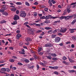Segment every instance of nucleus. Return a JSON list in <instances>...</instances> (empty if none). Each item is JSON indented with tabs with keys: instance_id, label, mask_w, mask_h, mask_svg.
I'll return each instance as SVG.
<instances>
[{
	"instance_id": "obj_1",
	"label": "nucleus",
	"mask_w": 76,
	"mask_h": 76,
	"mask_svg": "<svg viewBox=\"0 0 76 76\" xmlns=\"http://www.w3.org/2000/svg\"><path fill=\"white\" fill-rule=\"evenodd\" d=\"M73 17H74V18H76V15L73 14L71 16H62L60 17L59 19H65L66 20H68L69 19H71L72 18H73Z\"/></svg>"
},
{
	"instance_id": "obj_2",
	"label": "nucleus",
	"mask_w": 76,
	"mask_h": 76,
	"mask_svg": "<svg viewBox=\"0 0 76 76\" xmlns=\"http://www.w3.org/2000/svg\"><path fill=\"white\" fill-rule=\"evenodd\" d=\"M20 16L22 17L23 18H25L26 15V14L25 13V12L24 11H21V12H20Z\"/></svg>"
},
{
	"instance_id": "obj_3",
	"label": "nucleus",
	"mask_w": 76,
	"mask_h": 76,
	"mask_svg": "<svg viewBox=\"0 0 76 76\" xmlns=\"http://www.w3.org/2000/svg\"><path fill=\"white\" fill-rule=\"evenodd\" d=\"M60 40H61V38L59 37H57L55 38V42H60Z\"/></svg>"
},
{
	"instance_id": "obj_4",
	"label": "nucleus",
	"mask_w": 76,
	"mask_h": 76,
	"mask_svg": "<svg viewBox=\"0 0 76 76\" xmlns=\"http://www.w3.org/2000/svg\"><path fill=\"white\" fill-rule=\"evenodd\" d=\"M28 34H34V29L29 28L28 29Z\"/></svg>"
},
{
	"instance_id": "obj_5",
	"label": "nucleus",
	"mask_w": 76,
	"mask_h": 76,
	"mask_svg": "<svg viewBox=\"0 0 76 76\" xmlns=\"http://www.w3.org/2000/svg\"><path fill=\"white\" fill-rule=\"evenodd\" d=\"M53 45L52 44H51L50 43H48L45 45V47H51L53 46Z\"/></svg>"
},
{
	"instance_id": "obj_6",
	"label": "nucleus",
	"mask_w": 76,
	"mask_h": 76,
	"mask_svg": "<svg viewBox=\"0 0 76 76\" xmlns=\"http://www.w3.org/2000/svg\"><path fill=\"white\" fill-rule=\"evenodd\" d=\"M14 19L15 20H17L19 19V17L18 16V15H15L14 18Z\"/></svg>"
},
{
	"instance_id": "obj_7",
	"label": "nucleus",
	"mask_w": 76,
	"mask_h": 76,
	"mask_svg": "<svg viewBox=\"0 0 76 76\" xmlns=\"http://www.w3.org/2000/svg\"><path fill=\"white\" fill-rule=\"evenodd\" d=\"M25 40L26 42H29V41H32L31 38L29 37H26Z\"/></svg>"
},
{
	"instance_id": "obj_8",
	"label": "nucleus",
	"mask_w": 76,
	"mask_h": 76,
	"mask_svg": "<svg viewBox=\"0 0 76 76\" xmlns=\"http://www.w3.org/2000/svg\"><path fill=\"white\" fill-rule=\"evenodd\" d=\"M66 31H67V29L65 28L64 29L61 30H60V31L61 32H62V33H64V32H66Z\"/></svg>"
},
{
	"instance_id": "obj_9",
	"label": "nucleus",
	"mask_w": 76,
	"mask_h": 76,
	"mask_svg": "<svg viewBox=\"0 0 76 76\" xmlns=\"http://www.w3.org/2000/svg\"><path fill=\"white\" fill-rule=\"evenodd\" d=\"M21 36H22V35H21V34H17V38L18 39H19V38H20V37H21Z\"/></svg>"
},
{
	"instance_id": "obj_10",
	"label": "nucleus",
	"mask_w": 76,
	"mask_h": 76,
	"mask_svg": "<svg viewBox=\"0 0 76 76\" xmlns=\"http://www.w3.org/2000/svg\"><path fill=\"white\" fill-rule=\"evenodd\" d=\"M25 59V58H23V60L25 61V62H26V63H29V60L26 59H25V60H24V59Z\"/></svg>"
},
{
	"instance_id": "obj_11",
	"label": "nucleus",
	"mask_w": 76,
	"mask_h": 76,
	"mask_svg": "<svg viewBox=\"0 0 76 76\" xmlns=\"http://www.w3.org/2000/svg\"><path fill=\"white\" fill-rule=\"evenodd\" d=\"M3 15H4L5 16H7L8 15V13L6 12H4L2 13Z\"/></svg>"
},
{
	"instance_id": "obj_12",
	"label": "nucleus",
	"mask_w": 76,
	"mask_h": 76,
	"mask_svg": "<svg viewBox=\"0 0 76 76\" xmlns=\"http://www.w3.org/2000/svg\"><path fill=\"white\" fill-rule=\"evenodd\" d=\"M44 23H50V21L49 20H46L44 22Z\"/></svg>"
},
{
	"instance_id": "obj_13",
	"label": "nucleus",
	"mask_w": 76,
	"mask_h": 76,
	"mask_svg": "<svg viewBox=\"0 0 76 76\" xmlns=\"http://www.w3.org/2000/svg\"><path fill=\"white\" fill-rule=\"evenodd\" d=\"M1 72H6V68H2L1 69Z\"/></svg>"
},
{
	"instance_id": "obj_14",
	"label": "nucleus",
	"mask_w": 76,
	"mask_h": 76,
	"mask_svg": "<svg viewBox=\"0 0 76 76\" xmlns=\"http://www.w3.org/2000/svg\"><path fill=\"white\" fill-rule=\"evenodd\" d=\"M74 30H76V29H73L70 30V31H71L70 32L71 33V34H72V33H73V32H75V31H74Z\"/></svg>"
},
{
	"instance_id": "obj_15",
	"label": "nucleus",
	"mask_w": 76,
	"mask_h": 76,
	"mask_svg": "<svg viewBox=\"0 0 76 76\" xmlns=\"http://www.w3.org/2000/svg\"><path fill=\"white\" fill-rule=\"evenodd\" d=\"M42 50V48L41 47H40L39 48L38 50V52H40L41 50Z\"/></svg>"
},
{
	"instance_id": "obj_16",
	"label": "nucleus",
	"mask_w": 76,
	"mask_h": 76,
	"mask_svg": "<svg viewBox=\"0 0 76 76\" xmlns=\"http://www.w3.org/2000/svg\"><path fill=\"white\" fill-rule=\"evenodd\" d=\"M9 61L10 62H11V63H13V62L15 61V60L12 59H10L9 60Z\"/></svg>"
},
{
	"instance_id": "obj_17",
	"label": "nucleus",
	"mask_w": 76,
	"mask_h": 76,
	"mask_svg": "<svg viewBox=\"0 0 76 76\" xmlns=\"http://www.w3.org/2000/svg\"><path fill=\"white\" fill-rule=\"evenodd\" d=\"M57 37V35H56L53 34L52 35V38H55L56 37Z\"/></svg>"
},
{
	"instance_id": "obj_18",
	"label": "nucleus",
	"mask_w": 76,
	"mask_h": 76,
	"mask_svg": "<svg viewBox=\"0 0 76 76\" xmlns=\"http://www.w3.org/2000/svg\"><path fill=\"white\" fill-rule=\"evenodd\" d=\"M16 24H17V21H14L13 23H12V25H15Z\"/></svg>"
},
{
	"instance_id": "obj_19",
	"label": "nucleus",
	"mask_w": 76,
	"mask_h": 76,
	"mask_svg": "<svg viewBox=\"0 0 76 76\" xmlns=\"http://www.w3.org/2000/svg\"><path fill=\"white\" fill-rule=\"evenodd\" d=\"M45 29H46L47 30H50V29H51V27H46L45 28Z\"/></svg>"
},
{
	"instance_id": "obj_20",
	"label": "nucleus",
	"mask_w": 76,
	"mask_h": 76,
	"mask_svg": "<svg viewBox=\"0 0 76 76\" xmlns=\"http://www.w3.org/2000/svg\"><path fill=\"white\" fill-rule=\"evenodd\" d=\"M6 21L4 20H2L0 21V23H6Z\"/></svg>"
},
{
	"instance_id": "obj_21",
	"label": "nucleus",
	"mask_w": 76,
	"mask_h": 76,
	"mask_svg": "<svg viewBox=\"0 0 76 76\" xmlns=\"http://www.w3.org/2000/svg\"><path fill=\"white\" fill-rule=\"evenodd\" d=\"M67 14V11L66 10H65L64 12V13L63 14V15H65Z\"/></svg>"
},
{
	"instance_id": "obj_22",
	"label": "nucleus",
	"mask_w": 76,
	"mask_h": 76,
	"mask_svg": "<svg viewBox=\"0 0 76 76\" xmlns=\"http://www.w3.org/2000/svg\"><path fill=\"white\" fill-rule=\"evenodd\" d=\"M25 4L27 6H30V5H29V4L27 1H26L25 2Z\"/></svg>"
},
{
	"instance_id": "obj_23",
	"label": "nucleus",
	"mask_w": 76,
	"mask_h": 76,
	"mask_svg": "<svg viewBox=\"0 0 76 76\" xmlns=\"http://www.w3.org/2000/svg\"><path fill=\"white\" fill-rule=\"evenodd\" d=\"M47 58L48 59H49V60H51V58H52L51 56H48L47 57Z\"/></svg>"
},
{
	"instance_id": "obj_24",
	"label": "nucleus",
	"mask_w": 76,
	"mask_h": 76,
	"mask_svg": "<svg viewBox=\"0 0 76 76\" xmlns=\"http://www.w3.org/2000/svg\"><path fill=\"white\" fill-rule=\"evenodd\" d=\"M67 11L68 13H70V12H71V10H70V9L67 8Z\"/></svg>"
},
{
	"instance_id": "obj_25",
	"label": "nucleus",
	"mask_w": 76,
	"mask_h": 76,
	"mask_svg": "<svg viewBox=\"0 0 76 76\" xmlns=\"http://www.w3.org/2000/svg\"><path fill=\"white\" fill-rule=\"evenodd\" d=\"M15 4H16L17 5H21V4H22V3L20 2H17L15 3Z\"/></svg>"
},
{
	"instance_id": "obj_26",
	"label": "nucleus",
	"mask_w": 76,
	"mask_h": 76,
	"mask_svg": "<svg viewBox=\"0 0 76 76\" xmlns=\"http://www.w3.org/2000/svg\"><path fill=\"white\" fill-rule=\"evenodd\" d=\"M10 72V70L8 68H5V72Z\"/></svg>"
},
{
	"instance_id": "obj_27",
	"label": "nucleus",
	"mask_w": 76,
	"mask_h": 76,
	"mask_svg": "<svg viewBox=\"0 0 76 76\" xmlns=\"http://www.w3.org/2000/svg\"><path fill=\"white\" fill-rule=\"evenodd\" d=\"M12 11H13V12H15L16 10V9L14 8H12L11 9Z\"/></svg>"
},
{
	"instance_id": "obj_28",
	"label": "nucleus",
	"mask_w": 76,
	"mask_h": 76,
	"mask_svg": "<svg viewBox=\"0 0 76 76\" xmlns=\"http://www.w3.org/2000/svg\"><path fill=\"white\" fill-rule=\"evenodd\" d=\"M63 63L65 64L66 65H69V64L65 61H63Z\"/></svg>"
},
{
	"instance_id": "obj_29",
	"label": "nucleus",
	"mask_w": 76,
	"mask_h": 76,
	"mask_svg": "<svg viewBox=\"0 0 76 76\" xmlns=\"http://www.w3.org/2000/svg\"><path fill=\"white\" fill-rule=\"evenodd\" d=\"M52 60L54 61H56V60H57V58L54 57L52 58Z\"/></svg>"
},
{
	"instance_id": "obj_30",
	"label": "nucleus",
	"mask_w": 76,
	"mask_h": 76,
	"mask_svg": "<svg viewBox=\"0 0 76 76\" xmlns=\"http://www.w3.org/2000/svg\"><path fill=\"white\" fill-rule=\"evenodd\" d=\"M34 57L35 60L37 59V55L35 54L34 55Z\"/></svg>"
},
{
	"instance_id": "obj_31",
	"label": "nucleus",
	"mask_w": 76,
	"mask_h": 76,
	"mask_svg": "<svg viewBox=\"0 0 76 76\" xmlns=\"http://www.w3.org/2000/svg\"><path fill=\"white\" fill-rule=\"evenodd\" d=\"M19 53H20V54H21L24 55L25 54V53L21 51H19Z\"/></svg>"
},
{
	"instance_id": "obj_32",
	"label": "nucleus",
	"mask_w": 76,
	"mask_h": 76,
	"mask_svg": "<svg viewBox=\"0 0 76 76\" xmlns=\"http://www.w3.org/2000/svg\"><path fill=\"white\" fill-rule=\"evenodd\" d=\"M52 56H53V57H56L57 56V55L55 54V53H53L52 54Z\"/></svg>"
},
{
	"instance_id": "obj_33",
	"label": "nucleus",
	"mask_w": 76,
	"mask_h": 76,
	"mask_svg": "<svg viewBox=\"0 0 76 76\" xmlns=\"http://www.w3.org/2000/svg\"><path fill=\"white\" fill-rule=\"evenodd\" d=\"M69 73H73V72H75V71L74 70H71V71H69Z\"/></svg>"
},
{
	"instance_id": "obj_34",
	"label": "nucleus",
	"mask_w": 76,
	"mask_h": 76,
	"mask_svg": "<svg viewBox=\"0 0 76 76\" xmlns=\"http://www.w3.org/2000/svg\"><path fill=\"white\" fill-rule=\"evenodd\" d=\"M58 66H54L53 67V69H55L56 70L58 69Z\"/></svg>"
},
{
	"instance_id": "obj_35",
	"label": "nucleus",
	"mask_w": 76,
	"mask_h": 76,
	"mask_svg": "<svg viewBox=\"0 0 76 76\" xmlns=\"http://www.w3.org/2000/svg\"><path fill=\"white\" fill-rule=\"evenodd\" d=\"M54 74L56 75H58V72H54Z\"/></svg>"
},
{
	"instance_id": "obj_36",
	"label": "nucleus",
	"mask_w": 76,
	"mask_h": 76,
	"mask_svg": "<svg viewBox=\"0 0 76 76\" xmlns=\"http://www.w3.org/2000/svg\"><path fill=\"white\" fill-rule=\"evenodd\" d=\"M40 8H45L46 7L44 5H40Z\"/></svg>"
},
{
	"instance_id": "obj_37",
	"label": "nucleus",
	"mask_w": 76,
	"mask_h": 76,
	"mask_svg": "<svg viewBox=\"0 0 76 76\" xmlns=\"http://www.w3.org/2000/svg\"><path fill=\"white\" fill-rule=\"evenodd\" d=\"M69 60L70 61V62H71V63L73 62V61H72V59H71V58H69Z\"/></svg>"
},
{
	"instance_id": "obj_38",
	"label": "nucleus",
	"mask_w": 76,
	"mask_h": 76,
	"mask_svg": "<svg viewBox=\"0 0 76 76\" xmlns=\"http://www.w3.org/2000/svg\"><path fill=\"white\" fill-rule=\"evenodd\" d=\"M57 32V30H55L53 31V32H52V33H53V34H55V33H56Z\"/></svg>"
},
{
	"instance_id": "obj_39",
	"label": "nucleus",
	"mask_w": 76,
	"mask_h": 76,
	"mask_svg": "<svg viewBox=\"0 0 76 76\" xmlns=\"http://www.w3.org/2000/svg\"><path fill=\"white\" fill-rule=\"evenodd\" d=\"M45 16H43L42 17L40 18L41 19H45Z\"/></svg>"
},
{
	"instance_id": "obj_40",
	"label": "nucleus",
	"mask_w": 76,
	"mask_h": 76,
	"mask_svg": "<svg viewBox=\"0 0 76 76\" xmlns=\"http://www.w3.org/2000/svg\"><path fill=\"white\" fill-rule=\"evenodd\" d=\"M4 11V9L2 10L1 9V10H0V12H1V13H3Z\"/></svg>"
},
{
	"instance_id": "obj_41",
	"label": "nucleus",
	"mask_w": 76,
	"mask_h": 76,
	"mask_svg": "<svg viewBox=\"0 0 76 76\" xmlns=\"http://www.w3.org/2000/svg\"><path fill=\"white\" fill-rule=\"evenodd\" d=\"M34 16H37V12H35L34 13Z\"/></svg>"
},
{
	"instance_id": "obj_42",
	"label": "nucleus",
	"mask_w": 76,
	"mask_h": 76,
	"mask_svg": "<svg viewBox=\"0 0 76 76\" xmlns=\"http://www.w3.org/2000/svg\"><path fill=\"white\" fill-rule=\"evenodd\" d=\"M45 19H49V17L48 16H46V17H45Z\"/></svg>"
},
{
	"instance_id": "obj_43",
	"label": "nucleus",
	"mask_w": 76,
	"mask_h": 76,
	"mask_svg": "<svg viewBox=\"0 0 76 76\" xmlns=\"http://www.w3.org/2000/svg\"><path fill=\"white\" fill-rule=\"evenodd\" d=\"M18 65H19V66H22L23 65V64L20 62H18Z\"/></svg>"
},
{
	"instance_id": "obj_44",
	"label": "nucleus",
	"mask_w": 76,
	"mask_h": 76,
	"mask_svg": "<svg viewBox=\"0 0 76 76\" xmlns=\"http://www.w3.org/2000/svg\"><path fill=\"white\" fill-rule=\"evenodd\" d=\"M33 4H34V5H38V3L37 2H35Z\"/></svg>"
},
{
	"instance_id": "obj_45",
	"label": "nucleus",
	"mask_w": 76,
	"mask_h": 76,
	"mask_svg": "<svg viewBox=\"0 0 76 76\" xmlns=\"http://www.w3.org/2000/svg\"><path fill=\"white\" fill-rule=\"evenodd\" d=\"M48 8H45L44 10L45 11V12H47V11H48Z\"/></svg>"
},
{
	"instance_id": "obj_46",
	"label": "nucleus",
	"mask_w": 76,
	"mask_h": 76,
	"mask_svg": "<svg viewBox=\"0 0 76 76\" xmlns=\"http://www.w3.org/2000/svg\"><path fill=\"white\" fill-rule=\"evenodd\" d=\"M4 61H3V60L0 61V64L1 63H4Z\"/></svg>"
},
{
	"instance_id": "obj_47",
	"label": "nucleus",
	"mask_w": 76,
	"mask_h": 76,
	"mask_svg": "<svg viewBox=\"0 0 76 76\" xmlns=\"http://www.w3.org/2000/svg\"><path fill=\"white\" fill-rule=\"evenodd\" d=\"M27 24H28V22H26L24 23V25H27Z\"/></svg>"
},
{
	"instance_id": "obj_48",
	"label": "nucleus",
	"mask_w": 76,
	"mask_h": 76,
	"mask_svg": "<svg viewBox=\"0 0 76 76\" xmlns=\"http://www.w3.org/2000/svg\"><path fill=\"white\" fill-rule=\"evenodd\" d=\"M49 68L50 69H54V67L49 66Z\"/></svg>"
},
{
	"instance_id": "obj_49",
	"label": "nucleus",
	"mask_w": 76,
	"mask_h": 76,
	"mask_svg": "<svg viewBox=\"0 0 76 76\" xmlns=\"http://www.w3.org/2000/svg\"><path fill=\"white\" fill-rule=\"evenodd\" d=\"M53 32L52 30H50L48 31V33H50V32Z\"/></svg>"
},
{
	"instance_id": "obj_50",
	"label": "nucleus",
	"mask_w": 76,
	"mask_h": 76,
	"mask_svg": "<svg viewBox=\"0 0 76 76\" xmlns=\"http://www.w3.org/2000/svg\"><path fill=\"white\" fill-rule=\"evenodd\" d=\"M5 64H0V67H2V66H4Z\"/></svg>"
},
{
	"instance_id": "obj_51",
	"label": "nucleus",
	"mask_w": 76,
	"mask_h": 76,
	"mask_svg": "<svg viewBox=\"0 0 76 76\" xmlns=\"http://www.w3.org/2000/svg\"><path fill=\"white\" fill-rule=\"evenodd\" d=\"M52 2L53 3V4L56 3V1H54V0H52Z\"/></svg>"
},
{
	"instance_id": "obj_52",
	"label": "nucleus",
	"mask_w": 76,
	"mask_h": 76,
	"mask_svg": "<svg viewBox=\"0 0 76 76\" xmlns=\"http://www.w3.org/2000/svg\"><path fill=\"white\" fill-rule=\"evenodd\" d=\"M12 70H16V67H13L12 68Z\"/></svg>"
},
{
	"instance_id": "obj_53",
	"label": "nucleus",
	"mask_w": 76,
	"mask_h": 76,
	"mask_svg": "<svg viewBox=\"0 0 76 76\" xmlns=\"http://www.w3.org/2000/svg\"><path fill=\"white\" fill-rule=\"evenodd\" d=\"M19 10H17L16 11V13L17 14H19Z\"/></svg>"
},
{
	"instance_id": "obj_54",
	"label": "nucleus",
	"mask_w": 76,
	"mask_h": 76,
	"mask_svg": "<svg viewBox=\"0 0 76 76\" xmlns=\"http://www.w3.org/2000/svg\"><path fill=\"white\" fill-rule=\"evenodd\" d=\"M63 60H66V56H63Z\"/></svg>"
},
{
	"instance_id": "obj_55",
	"label": "nucleus",
	"mask_w": 76,
	"mask_h": 76,
	"mask_svg": "<svg viewBox=\"0 0 76 76\" xmlns=\"http://www.w3.org/2000/svg\"><path fill=\"white\" fill-rule=\"evenodd\" d=\"M52 2V0H49L48 3H51Z\"/></svg>"
},
{
	"instance_id": "obj_56",
	"label": "nucleus",
	"mask_w": 76,
	"mask_h": 76,
	"mask_svg": "<svg viewBox=\"0 0 76 76\" xmlns=\"http://www.w3.org/2000/svg\"><path fill=\"white\" fill-rule=\"evenodd\" d=\"M42 34H41L40 35H41V36H43V35H44L45 34L44 32H42Z\"/></svg>"
},
{
	"instance_id": "obj_57",
	"label": "nucleus",
	"mask_w": 76,
	"mask_h": 76,
	"mask_svg": "<svg viewBox=\"0 0 76 76\" xmlns=\"http://www.w3.org/2000/svg\"><path fill=\"white\" fill-rule=\"evenodd\" d=\"M37 67L38 69H39V65H38V64H37Z\"/></svg>"
},
{
	"instance_id": "obj_58",
	"label": "nucleus",
	"mask_w": 76,
	"mask_h": 76,
	"mask_svg": "<svg viewBox=\"0 0 76 76\" xmlns=\"http://www.w3.org/2000/svg\"><path fill=\"white\" fill-rule=\"evenodd\" d=\"M39 55H40L41 56L42 55V54H43V53H42V52H40V53H39Z\"/></svg>"
},
{
	"instance_id": "obj_59",
	"label": "nucleus",
	"mask_w": 76,
	"mask_h": 76,
	"mask_svg": "<svg viewBox=\"0 0 76 76\" xmlns=\"http://www.w3.org/2000/svg\"><path fill=\"white\" fill-rule=\"evenodd\" d=\"M76 4V2L75 3H72L71 4V5H74V4Z\"/></svg>"
},
{
	"instance_id": "obj_60",
	"label": "nucleus",
	"mask_w": 76,
	"mask_h": 76,
	"mask_svg": "<svg viewBox=\"0 0 76 76\" xmlns=\"http://www.w3.org/2000/svg\"><path fill=\"white\" fill-rule=\"evenodd\" d=\"M56 18H57V17H52V19H56Z\"/></svg>"
},
{
	"instance_id": "obj_61",
	"label": "nucleus",
	"mask_w": 76,
	"mask_h": 76,
	"mask_svg": "<svg viewBox=\"0 0 76 76\" xmlns=\"http://www.w3.org/2000/svg\"><path fill=\"white\" fill-rule=\"evenodd\" d=\"M16 33H18V34H19V33H20V31H19V30H17L16 31Z\"/></svg>"
},
{
	"instance_id": "obj_62",
	"label": "nucleus",
	"mask_w": 76,
	"mask_h": 76,
	"mask_svg": "<svg viewBox=\"0 0 76 76\" xmlns=\"http://www.w3.org/2000/svg\"><path fill=\"white\" fill-rule=\"evenodd\" d=\"M72 39H74V40H75V39H76V37H72Z\"/></svg>"
},
{
	"instance_id": "obj_63",
	"label": "nucleus",
	"mask_w": 76,
	"mask_h": 76,
	"mask_svg": "<svg viewBox=\"0 0 76 76\" xmlns=\"http://www.w3.org/2000/svg\"><path fill=\"white\" fill-rule=\"evenodd\" d=\"M9 48L10 49V50H13V48L12 47H9Z\"/></svg>"
},
{
	"instance_id": "obj_64",
	"label": "nucleus",
	"mask_w": 76,
	"mask_h": 76,
	"mask_svg": "<svg viewBox=\"0 0 76 76\" xmlns=\"http://www.w3.org/2000/svg\"><path fill=\"white\" fill-rule=\"evenodd\" d=\"M63 43H61L60 44H59V45H60V46H62L63 45Z\"/></svg>"
}]
</instances>
